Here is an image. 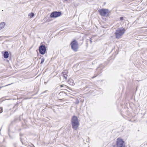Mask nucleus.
Here are the masks:
<instances>
[{
    "instance_id": "2",
    "label": "nucleus",
    "mask_w": 147,
    "mask_h": 147,
    "mask_svg": "<svg viewBox=\"0 0 147 147\" xmlns=\"http://www.w3.org/2000/svg\"><path fill=\"white\" fill-rule=\"evenodd\" d=\"M125 31V29L123 28L117 29L115 32L116 38L117 39L121 38L124 34Z\"/></svg>"
},
{
    "instance_id": "12",
    "label": "nucleus",
    "mask_w": 147,
    "mask_h": 147,
    "mask_svg": "<svg viewBox=\"0 0 147 147\" xmlns=\"http://www.w3.org/2000/svg\"><path fill=\"white\" fill-rule=\"evenodd\" d=\"M45 59L44 58H42L41 59L40 64H42L44 62Z\"/></svg>"
},
{
    "instance_id": "5",
    "label": "nucleus",
    "mask_w": 147,
    "mask_h": 147,
    "mask_svg": "<svg viewBox=\"0 0 147 147\" xmlns=\"http://www.w3.org/2000/svg\"><path fill=\"white\" fill-rule=\"evenodd\" d=\"M72 49L74 51H76L78 48V44L76 40H74L71 43Z\"/></svg>"
},
{
    "instance_id": "13",
    "label": "nucleus",
    "mask_w": 147,
    "mask_h": 147,
    "mask_svg": "<svg viewBox=\"0 0 147 147\" xmlns=\"http://www.w3.org/2000/svg\"><path fill=\"white\" fill-rule=\"evenodd\" d=\"M3 111V109L2 108H0V113H1Z\"/></svg>"
},
{
    "instance_id": "4",
    "label": "nucleus",
    "mask_w": 147,
    "mask_h": 147,
    "mask_svg": "<svg viewBox=\"0 0 147 147\" xmlns=\"http://www.w3.org/2000/svg\"><path fill=\"white\" fill-rule=\"evenodd\" d=\"M116 144L117 147H125L124 141L120 138L117 139Z\"/></svg>"
},
{
    "instance_id": "11",
    "label": "nucleus",
    "mask_w": 147,
    "mask_h": 147,
    "mask_svg": "<svg viewBox=\"0 0 147 147\" xmlns=\"http://www.w3.org/2000/svg\"><path fill=\"white\" fill-rule=\"evenodd\" d=\"M28 16H30V18H32L34 16V14L33 13H31L29 14Z\"/></svg>"
},
{
    "instance_id": "8",
    "label": "nucleus",
    "mask_w": 147,
    "mask_h": 147,
    "mask_svg": "<svg viewBox=\"0 0 147 147\" xmlns=\"http://www.w3.org/2000/svg\"><path fill=\"white\" fill-rule=\"evenodd\" d=\"M67 73L68 71L67 70L64 71L62 73V75L63 76V77L66 80L67 79Z\"/></svg>"
},
{
    "instance_id": "15",
    "label": "nucleus",
    "mask_w": 147,
    "mask_h": 147,
    "mask_svg": "<svg viewBox=\"0 0 147 147\" xmlns=\"http://www.w3.org/2000/svg\"><path fill=\"white\" fill-rule=\"evenodd\" d=\"M70 84L72 85H74V84L73 82H71V83Z\"/></svg>"
},
{
    "instance_id": "19",
    "label": "nucleus",
    "mask_w": 147,
    "mask_h": 147,
    "mask_svg": "<svg viewBox=\"0 0 147 147\" xmlns=\"http://www.w3.org/2000/svg\"><path fill=\"white\" fill-rule=\"evenodd\" d=\"M61 87H63V85H61L60 86Z\"/></svg>"
},
{
    "instance_id": "16",
    "label": "nucleus",
    "mask_w": 147,
    "mask_h": 147,
    "mask_svg": "<svg viewBox=\"0 0 147 147\" xmlns=\"http://www.w3.org/2000/svg\"><path fill=\"white\" fill-rule=\"evenodd\" d=\"M90 43H91L92 42V41L91 40V39H90Z\"/></svg>"
},
{
    "instance_id": "1",
    "label": "nucleus",
    "mask_w": 147,
    "mask_h": 147,
    "mask_svg": "<svg viewBox=\"0 0 147 147\" xmlns=\"http://www.w3.org/2000/svg\"><path fill=\"white\" fill-rule=\"evenodd\" d=\"M71 122L73 129L75 130L77 129L79 124L78 119L76 116H74L71 119Z\"/></svg>"
},
{
    "instance_id": "9",
    "label": "nucleus",
    "mask_w": 147,
    "mask_h": 147,
    "mask_svg": "<svg viewBox=\"0 0 147 147\" xmlns=\"http://www.w3.org/2000/svg\"><path fill=\"white\" fill-rule=\"evenodd\" d=\"M9 54L8 52L6 51L4 52L3 54V56L5 58H7L9 57Z\"/></svg>"
},
{
    "instance_id": "3",
    "label": "nucleus",
    "mask_w": 147,
    "mask_h": 147,
    "mask_svg": "<svg viewBox=\"0 0 147 147\" xmlns=\"http://www.w3.org/2000/svg\"><path fill=\"white\" fill-rule=\"evenodd\" d=\"M98 11L102 16L104 17L108 16L110 13V11L109 10L104 8L99 9L98 10Z\"/></svg>"
},
{
    "instance_id": "7",
    "label": "nucleus",
    "mask_w": 147,
    "mask_h": 147,
    "mask_svg": "<svg viewBox=\"0 0 147 147\" xmlns=\"http://www.w3.org/2000/svg\"><path fill=\"white\" fill-rule=\"evenodd\" d=\"M61 15L60 12L54 11L51 14L50 17L51 18H56L60 16Z\"/></svg>"
},
{
    "instance_id": "6",
    "label": "nucleus",
    "mask_w": 147,
    "mask_h": 147,
    "mask_svg": "<svg viewBox=\"0 0 147 147\" xmlns=\"http://www.w3.org/2000/svg\"><path fill=\"white\" fill-rule=\"evenodd\" d=\"M39 51L40 53L42 55H43L45 53L46 48L45 46L44 45H40L39 47Z\"/></svg>"
},
{
    "instance_id": "18",
    "label": "nucleus",
    "mask_w": 147,
    "mask_h": 147,
    "mask_svg": "<svg viewBox=\"0 0 147 147\" xmlns=\"http://www.w3.org/2000/svg\"><path fill=\"white\" fill-rule=\"evenodd\" d=\"M11 84H8V85H7L5 86H7L9 85H11Z\"/></svg>"
},
{
    "instance_id": "10",
    "label": "nucleus",
    "mask_w": 147,
    "mask_h": 147,
    "mask_svg": "<svg viewBox=\"0 0 147 147\" xmlns=\"http://www.w3.org/2000/svg\"><path fill=\"white\" fill-rule=\"evenodd\" d=\"M5 24L4 22H1L0 24V30L3 28L5 26Z\"/></svg>"
},
{
    "instance_id": "14",
    "label": "nucleus",
    "mask_w": 147,
    "mask_h": 147,
    "mask_svg": "<svg viewBox=\"0 0 147 147\" xmlns=\"http://www.w3.org/2000/svg\"><path fill=\"white\" fill-rule=\"evenodd\" d=\"M120 19L121 20H123V17H121L120 18Z\"/></svg>"
},
{
    "instance_id": "17",
    "label": "nucleus",
    "mask_w": 147,
    "mask_h": 147,
    "mask_svg": "<svg viewBox=\"0 0 147 147\" xmlns=\"http://www.w3.org/2000/svg\"><path fill=\"white\" fill-rule=\"evenodd\" d=\"M73 81V80H68V82H69V81Z\"/></svg>"
}]
</instances>
